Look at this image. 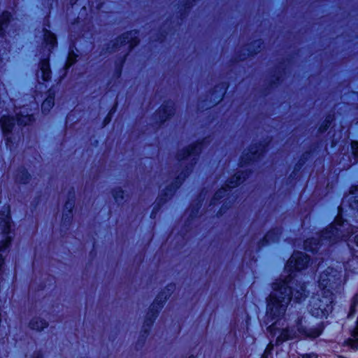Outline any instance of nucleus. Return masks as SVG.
Here are the masks:
<instances>
[{"label":"nucleus","mask_w":358,"mask_h":358,"mask_svg":"<svg viewBox=\"0 0 358 358\" xmlns=\"http://www.w3.org/2000/svg\"><path fill=\"white\" fill-rule=\"evenodd\" d=\"M357 192H358V187H352L351 191H350L351 194L352 195L355 194Z\"/></svg>","instance_id":"obj_32"},{"label":"nucleus","mask_w":358,"mask_h":358,"mask_svg":"<svg viewBox=\"0 0 358 358\" xmlns=\"http://www.w3.org/2000/svg\"><path fill=\"white\" fill-rule=\"evenodd\" d=\"M263 152L264 148L262 147H259V148H257V146L252 147L248 152L243 153V156L241 157V166H243L244 164L248 163V161H251L255 158L259 157Z\"/></svg>","instance_id":"obj_12"},{"label":"nucleus","mask_w":358,"mask_h":358,"mask_svg":"<svg viewBox=\"0 0 358 358\" xmlns=\"http://www.w3.org/2000/svg\"><path fill=\"white\" fill-rule=\"evenodd\" d=\"M358 308V293H356L351 299L350 303L348 318H352L357 313Z\"/></svg>","instance_id":"obj_16"},{"label":"nucleus","mask_w":358,"mask_h":358,"mask_svg":"<svg viewBox=\"0 0 358 358\" xmlns=\"http://www.w3.org/2000/svg\"><path fill=\"white\" fill-rule=\"evenodd\" d=\"M351 148L352 150V153L355 156H358V142L352 141L351 143Z\"/></svg>","instance_id":"obj_25"},{"label":"nucleus","mask_w":358,"mask_h":358,"mask_svg":"<svg viewBox=\"0 0 358 358\" xmlns=\"http://www.w3.org/2000/svg\"><path fill=\"white\" fill-rule=\"evenodd\" d=\"M341 271L328 267L320 274L318 285L322 292H331L341 285Z\"/></svg>","instance_id":"obj_5"},{"label":"nucleus","mask_w":358,"mask_h":358,"mask_svg":"<svg viewBox=\"0 0 358 358\" xmlns=\"http://www.w3.org/2000/svg\"><path fill=\"white\" fill-rule=\"evenodd\" d=\"M352 231V229L348 223L343 222L338 217L334 224H331L316 238L306 240L304 248L308 251H316L322 245H329L346 237Z\"/></svg>","instance_id":"obj_2"},{"label":"nucleus","mask_w":358,"mask_h":358,"mask_svg":"<svg viewBox=\"0 0 358 358\" xmlns=\"http://www.w3.org/2000/svg\"><path fill=\"white\" fill-rule=\"evenodd\" d=\"M33 358H42V355L40 352H35L33 355Z\"/></svg>","instance_id":"obj_34"},{"label":"nucleus","mask_w":358,"mask_h":358,"mask_svg":"<svg viewBox=\"0 0 358 358\" xmlns=\"http://www.w3.org/2000/svg\"><path fill=\"white\" fill-rule=\"evenodd\" d=\"M170 115H171V113H168V115H167V117H168V116H169Z\"/></svg>","instance_id":"obj_36"},{"label":"nucleus","mask_w":358,"mask_h":358,"mask_svg":"<svg viewBox=\"0 0 358 358\" xmlns=\"http://www.w3.org/2000/svg\"><path fill=\"white\" fill-rule=\"evenodd\" d=\"M16 182L20 184H27L30 180V175L25 170L19 171L15 178Z\"/></svg>","instance_id":"obj_18"},{"label":"nucleus","mask_w":358,"mask_h":358,"mask_svg":"<svg viewBox=\"0 0 358 358\" xmlns=\"http://www.w3.org/2000/svg\"><path fill=\"white\" fill-rule=\"evenodd\" d=\"M51 70L48 59H43L39 63V71L36 76L43 81H49L51 79Z\"/></svg>","instance_id":"obj_11"},{"label":"nucleus","mask_w":358,"mask_h":358,"mask_svg":"<svg viewBox=\"0 0 358 358\" xmlns=\"http://www.w3.org/2000/svg\"><path fill=\"white\" fill-rule=\"evenodd\" d=\"M332 120H333L332 117L329 116V117H327V119L325 120V121L324 122V125H322L320 127V130H321L322 131H325L330 126Z\"/></svg>","instance_id":"obj_22"},{"label":"nucleus","mask_w":358,"mask_h":358,"mask_svg":"<svg viewBox=\"0 0 358 358\" xmlns=\"http://www.w3.org/2000/svg\"><path fill=\"white\" fill-rule=\"evenodd\" d=\"M332 292H322L313 296L310 301L309 311L317 318L327 317L333 310Z\"/></svg>","instance_id":"obj_4"},{"label":"nucleus","mask_w":358,"mask_h":358,"mask_svg":"<svg viewBox=\"0 0 358 358\" xmlns=\"http://www.w3.org/2000/svg\"><path fill=\"white\" fill-rule=\"evenodd\" d=\"M120 44V47L123 46L124 50H130L138 43V32L132 31L128 33L123 34L117 41V44Z\"/></svg>","instance_id":"obj_9"},{"label":"nucleus","mask_w":358,"mask_h":358,"mask_svg":"<svg viewBox=\"0 0 358 358\" xmlns=\"http://www.w3.org/2000/svg\"><path fill=\"white\" fill-rule=\"evenodd\" d=\"M278 322H275L268 327V331L271 334L275 336L277 331L279 333L276 338L277 345H280L289 340L298 338L301 336H306L313 338H317L322 332L321 329L319 328L306 330L302 324V319H298L294 324L287 326L280 330L278 329Z\"/></svg>","instance_id":"obj_3"},{"label":"nucleus","mask_w":358,"mask_h":358,"mask_svg":"<svg viewBox=\"0 0 358 358\" xmlns=\"http://www.w3.org/2000/svg\"><path fill=\"white\" fill-rule=\"evenodd\" d=\"M76 61V55L72 52L70 53L68 57L66 65L68 66H71Z\"/></svg>","instance_id":"obj_26"},{"label":"nucleus","mask_w":358,"mask_h":358,"mask_svg":"<svg viewBox=\"0 0 358 358\" xmlns=\"http://www.w3.org/2000/svg\"><path fill=\"white\" fill-rule=\"evenodd\" d=\"M308 262L309 257L306 254L301 252H296L288 260L285 266V270L292 275L294 270H301L304 268Z\"/></svg>","instance_id":"obj_8"},{"label":"nucleus","mask_w":358,"mask_h":358,"mask_svg":"<svg viewBox=\"0 0 358 358\" xmlns=\"http://www.w3.org/2000/svg\"><path fill=\"white\" fill-rule=\"evenodd\" d=\"M189 171H188V169H187L185 171V173H182L180 176H178L177 178V180L178 181H176V183H178L177 185H176V187L177 188L178 187V185L180 184H181L182 181H183L185 180V178L187 177V176L189 174Z\"/></svg>","instance_id":"obj_23"},{"label":"nucleus","mask_w":358,"mask_h":358,"mask_svg":"<svg viewBox=\"0 0 358 358\" xmlns=\"http://www.w3.org/2000/svg\"><path fill=\"white\" fill-rule=\"evenodd\" d=\"M162 110H164V113H166V111L165 110V109H164V108H161V109L159 110V113H161V112H162Z\"/></svg>","instance_id":"obj_35"},{"label":"nucleus","mask_w":358,"mask_h":358,"mask_svg":"<svg viewBox=\"0 0 358 358\" xmlns=\"http://www.w3.org/2000/svg\"><path fill=\"white\" fill-rule=\"evenodd\" d=\"M189 358H192V357H189Z\"/></svg>","instance_id":"obj_37"},{"label":"nucleus","mask_w":358,"mask_h":358,"mask_svg":"<svg viewBox=\"0 0 358 358\" xmlns=\"http://www.w3.org/2000/svg\"><path fill=\"white\" fill-rule=\"evenodd\" d=\"M301 358H318V355L315 352L301 355Z\"/></svg>","instance_id":"obj_27"},{"label":"nucleus","mask_w":358,"mask_h":358,"mask_svg":"<svg viewBox=\"0 0 358 358\" xmlns=\"http://www.w3.org/2000/svg\"><path fill=\"white\" fill-rule=\"evenodd\" d=\"M44 38L46 43L50 44L51 46H54L57 41L55 36L49 31H45Z\"/></svg>","instance_id":"obj_21"},{"label":"nucleus","mask_w":358,"mask_h":358,"mask_svg":"<svg viewBox=\"0 0 358 358\" xmlns=\"http://www.w3.org/2000/svg\"><path fill=\"white\" fill-rule=\"evenodd\" d=\"M10 18V14L8 12H4L0 16V35L3 34L4 28L6 27Z\"/></svg>","instance_id":"obj_19"},{"label":"nucleus","mask_w":358,"mask_h":358,"mask_svg":"<svg viewBox=\"0 0 358 358\" xmlns=\"http://www.w3.org/2000/svg\"><path fill=\"white\" fill-rule=\"evenodd\" d=\"M0 122L3 132L6 138L7 144L12 143L9 135L15 125V120L10 117L3 116L0 120Z\"/></svg>","instance_id":"obj_10"},{"label":"nucleus","mask_w":358,"mask_h":358,"mask_svg":"<svg viewBox=\"0 0 358 358\" xmlns=\"http://www.w3.org/2000/svg\"><path fill=\"white\" fill-rule=\"evenodd\" d=\"M246 175V173L238 171L228 180L227 184V187L230 189L238 186L245 180Z\"/></svg>","instance_id":"obj_14"},{"label":"nucleus","mask_w":358,"mask_h":358,"mask_svg":"<svg viewBox=\"0 0 358 358\" xmlns=\"http://www.w3.org/2000/svg\"><path fill=\"white\" fill-rule=\"evenodd\" d=\"M274 234V232L273 231H270L268 232L264 237L265 238V241L266 242H270V241H274L275 240V238H273V234Z\"/></svg>","instance_id":"obj_29"},{"label":"nucleus","mask_w":358,"mask_h":358,"mask_svg":"<svg viewBox=\"0 0 358 358\" xmlns=\"http://www.w3.org/2000/svg\"><path fill=\"white\" fill-rule=\"evenodd\" d=\"M271 349H272V345H271V346L268 345L267 347V348L265 350V352H264V355H262V358H266L268 354H269L271 352Z\"/></svg>","instance_id":"obj_31"},{"label":"nucleus","mask_w":358,"mask_h":358,"mask_svg":"<svg viewBox=\"0 0 358 358\" xmlns=\"http://www.w3.org/2000/svg\"><path fill=\"white\" fill-rule=\"evenodd\" d=\"M354 243L358 247V233L353 238Z\"/></svg>","instance_id":"obj_33"},{"label":"nucleus","mask_w":358,"mask_h":358,"mask_svg":"<svg viewBox=\"0 0 358 358\" xmlns=\"http://www.w3.org/2000/svg\"><path fill=\"white\" fill-rule=\"evenodd\" d=\"M173 289V285H169L167 288L162 292L155 299L152 304L150 306L149 311L146 315L144 321L143 328L145 331H148L152 326L155 318L157 316L159 309H161L166 302V299L170 296L171 292Z\"/></svg>","instance_id":"obj_6"},{"label":"nucleus","mask_w":358,"mask_h":358,"mask_svg":"<svg viewBox=\"0 0 358 358\" xmlns=\"http://www.w3.org/2000/svg\"><path fill=\"white\" fill-rule=\"evenodd\" d=\"M352 199H354V203H350V206L353 209H357L358 208V199H357L355 197L351 196L348 200H351Z\"/></svg>","instance_id":"obj_28"},{"label":"nucleus","mask_w":358,"mask_h":358,"mask_svg":"<svg viewBox=\"0 0 358 358\" xmlns=\"http://www.w3.org/2000/svg\"><path fill=\"white\" fill-rule=\"evenodd\" d=\"M111 194L115 202L117 203H122L125 200L126 195L121 187H117L113 188L111 190Z\"/></svg>","instance_id":"obj_15"},{"label":"nucleus","mask_w":358,"mask_h":358,"mask_svg":"<svg viewBox=\"0 0 358 358\" xmlns=\"http://www.w3.org/2000/svg\"><path fill=\"white\" fill-rule=\"evenodd\" d=\"M25 112H20L17 113V121L19 124L27 125L33 120L31 115L28 113L24 114Z\"/></svg>","instance_id":"obj_17"},{"label":"nucleus","mask_w":358,"mask_h":358,"mask_svg":"<svg viewBox=\"0 0 358 358\" xmlns=\"http://www.w3.org/2000/svg\"><path fill=\"white\" fill-rule=\"evenodd\" d=\"M291 274L285 280H277L273 284V291L267 299V315L273 318L284 315L287 307L291 301V295L296 301L306 296V287L303 284L292 282Z\"/></svg>","instance_id":"obj_1"},{"label":"nucleus","mask_w":358,"mask_h":358,"mask_svg":"<svg viewBox=\"0 0 358 358\" xmlns=\"http://www.w3.org/2000/svg\"><path fill=\"white\" fill-rule=\"evenodd\" d=\"M28 325L31 329L41 331L48 327V322L39 316H34L30 320Z\"/></svg>","instance_id":"obj_13"},{"label":"nucleus","mask_w":358,"mask_h":358,"mask_svg":"<svg viewBox=\"0 0 358 358\" xmlns=\"http://www.w3.org/2000/svg\"><path fill=\"white\" fill-rule=\"evenodd\" d=\"M201 143H198L195 145H189V147L180 150L177 155V159L184 164L189 166L187 169H189L196 163L197 156L201 151Z\"/></svg>","instance_id":"obj_7"},{"label":"nucleus","mask_w":358,"mask_h":358,"mask_svg":"<svg viewBox=\"0 0 358 358\" xmlns=\"http://www.w3.org/2000/svg\"><path fill=\"white\" fill-rule=\"evenodd\" d=\"M73 206H74L73 201H69L65 204V208L66 209H68L69 211H71Z\"/></svg>","instance_id":"obj_30"},{"label":"nucleus","mask_w":358,"mask_h":358,"mask_svg":"<svg viewBox=\"0 0 358 358\" xmlns=\"http://www.w3.org/2000/svg\"><path fill=\"white\" fill-rule=\"evenodd\" d=\"M227 192V189L222 188L221 189H220L219 191H217L215 194V196L213 197V202L215 203V201L221 199L224 194H225V193Z\"/></svg>","instance_id":"obj_24"},{"label":"nucleus","mask_w":358,"mask_h":358,"mask_svg":"<svg viewBox=\"0 0 358 358\" xmlns=\"http://www.w3.org/2000/svg\"><path fill=\"white\" fill-rule=\"evenodd\" d=\"M54 106V98L48 96L42 103V110L48 112Z\"/></svg>","instance_id":"obj_20"}]
</instances>
